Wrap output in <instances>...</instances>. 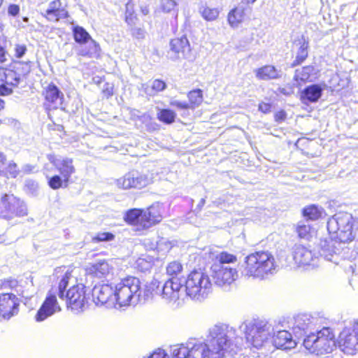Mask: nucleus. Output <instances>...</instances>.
<instances>
[{
    "label": "nucleus",
    "mask_w": 358,
    "mask_h": 358,
    "mask_svg": "<svg viewBox=\"0 0 358 358\" xmlns=\"http://www.w3.org/2000/svg\"><path fill=\"white\" fill-rule=\"evenodd\" d=\"M236 329L226 324L210 327L205 342L189 339L171 347L172 358H222L229 352Z\"/></svg>",
    "instance_id": "nucleus-1"
},
{
    "label": "nucleus",
    "mask_w": 358,
    "mask_h": 358,
    "mask_svg": "<svg viewBox=\"0 0 358 358\" xmlns=\"http://www.w3.org/2000/svg\"><path fill=\"white\" fill-rule=\"evenodd\" d=\"M239 329L244 334L246 343L249 348L259 349L264 345L268 340L273 338L275 348L290 350L296 347V341L292 334L285 330H279L275 334L274 327L265 320L248 319L239 326Z\"/></svg>",
    "instance_id": "nucleus-2"
},
{
    "label": "nucleus",
    "mask_w": 358,
    "mask_h": 358,
    "mask_svg": "<svg viewBox=\"0 0 358 358\" xmlns=\"http://www.w3.org/2000/svg\"><path fill=\"white\" fill-rule=\"evenodd\" d=\"M277 267L275 259L270 252L258 251L245 257L241 266V272L245 277L264 280L269 275L274 274Z\"/></svg>",
    "instance_id": "nucleus-3"
},
{
    "label": "nucleus",
    "mask_w": 358,
    "mask_h": 358,
    "mask_svg": "<svg viewBox=\"0 0 358 358\" xmlns=\"http://www.w3.org/2000/svg\"><path fill=\"white\" fill-rule=\"evenodd\" d=\"M327 229L332 238L339 243H348L354 240L358 229V222L351 214L339 212L333 215L327 222Z\"/></svg>",
    "instance_id": "nucleus-4"
},
{
    "label": "nucleus",
    "mask_w": 358,
    "mask_h": 358,
    "mask_svg": "<svg viewBox=\"0 0 358 358\" xmlns=\"http://www.w3.org/2000/svg\"><path fill=\"white\" fill-rule=\"evenodd\" d=\"M114 287L116 306H128L141 301V282L138 278L127 276Z\"/></svg>",
    "instance_id": "nucleus-5"
},
{
    "label": "nucleus",
    "mask_w": 358,
    "mask_h": 358,
    "mask_svg": "<svg viewBox=\"0 0 358 358\" xmlns=\"http://www.w3.org/2000/svg\"><path fill=\"white\" fill-rule=\"evenodd\" d=\"M303 345L312 354L330 353L336 347L335 335L330 328L324 327L304 337Z\"/></svg>",
    "instance_id": "nucleus-6"
},
{
    "label": "nucleus",
    "mask_w": 358,
    "mask_h": 358,
    "mask_svg": "<svg viewBox=\"0 0 358 358\" xmlns=\"http://www.w3.org/2000/svg\"><path fill=\"white\" fill-rule=\"evenodd\" d=\"M71 278L70 272H66L61 276L58 283V296L65 301L67 308L73 310H83L87 303L83 285H73L65 292Z\"/></svg>",
    "instance_id": "nucleus-7"
},
{
    "label": "nucleus",
    "mask_w": 358,
    "mask_h": 358,
    "mask_svg": "<svg viewBox=\"0 0 358 358\" xmlns=\"http://www.w3.org/2000/svg\"><path fill=\"white\" fill-rule=\"evenodd\" d=\"M185 282V294L193 300L201 301L212 292L213 285L209 276L199 271L191 272Z\"/></svg>",
    "instance_id": "nucleus-8"
},
{
    "label": "nucleus",
    "mask_w": 358,
    "mask_h": 358,
    "mask_svg": "<svg viewBox=\"0 0 358 358\" xmlns=\"http://www.w3.org/2000/svg\"><path fill=\"white\" fill-rule=\"evenodd\" d=\"M182 271V266L179 262L173 261L167 265L166 273L171 278L165 282L161 290L164 299L175 301L182 297L183 283L178 278Z\"/></svg>",
    "instance_id": "nucleus-9"
},
{
    "label": "nucleus",
    "mask_w": 358,
    "mask_h": 358,
    "mask_svg": "<svg viewBox=\"0 0 358 358\" xmlns=\"http://www.w3.org/2000/svg\"><path fill=\"white\" fill-rule=\"evenodd\" d=\"M25 203L13 194H4L0 201V217L10 220L17 217L27 215Z\"/></svg>",
    "instance_id": "nucleus-10"
},
{
    "label": "nucleus",
    "mask_w": 358,
    "mask_h": 358,
    "mask_svg": "<svg viewBox=\"0 0 358 358\" xmlns=\"http://www.w3.org/2000/svg\"><path fill=\"white\" fill-rule=\"evenodd\" d=\"M210 271L214 283L224 289L228 288L238 277L237 270L227 265H213Z\"/></svg>",
    "instance_id": "nucleus-11"
},
{
    "label": "nucleus",
    "mask_w": 358,
    "mask_h": 358,
    "mask_svg": "<svg viewBox=\"0 0 358 358\" xmlns=\"http://www.w3.org/2000/svg\"><path fill=\"white\" fill-rule=\"evenodd\" d=\"M319 319L311 315L302 313L294 317L292 331L295 337L300 338L306 337L312 331L315 329Z\"/></svg>",
    "instance_id": "nucleus-12"
},
{
    "label": "nucleus",
    "mask_w": 358,
    "mask_h": 358,
    "mask_svg": "<svg viewBox=\"0 0 358 358\" xmlns=\"http://www.w3.org/2000/svg\"><path fill=\"white\" fill-rule=\"evenodd\" d=\"M115 287L109 284L95 285L92 291L93 301L96 305H105L108 308H116Z\"/></svg>",
    "instance_id": "nucleus-13"
},
{
    "label": "nucleus",
    "mask_w": 358,
    "mask_h": 358,
    "mask_svg": "<svg viewBox=\"0 0 358 358\" xmlns=\"http://www.w3.org/2000/svg\"><path fill=\"white\" fill-rule=\"evenodd\" d=\"M57 295H58V286L52 287L48 292L45 301L35 316L37 322H42L54 313L61 310L57 302Z\"/></svg>",
    "instance_id": "nucleus-14"
},
{
    "label": "nucleus",
    "mask_w": 358,
    "mask_h": 358,
    "mask_svg": "<svg viewBox=\"0 0 358 358\" xmlns=\"http://www.w3.org/2000/svg\"><path fill=\"white\" fill-rule=\"evenodd\" d=\"M20 299L13 293L0 294V317L5 320L16 315L19 312Z\"/></svg>",
    "instance_id": "nucleus-15"
},
{
    "label": "nucleus",
    "mask_w": 358,
    "mask_h": 358,
    "mask_svg": "<svg viewBox=\"0 0 358 358\" xmlns=\"http://www.w3.org/2000/svg\"><path fill=\"white\" fill-rule=\"evenodd\" d=\"M293 259L299 266L317 265L319 257L309 248L302 245H295L293 248Z\"/></svg>",
    "instance_id": "nucleus-16"
},
{
    "label": "nucleus",
    "mask_w": 358,
    "mask_h": 358,
    "mask_svg": "<svg viewBox=\"0 0 358 358\" xmlns=\"http://www.w3.org/2000/svg\"><path fill=\"white\" fill-rule=\"evenodd\" d=\"M190 45L186 36L176 38L170 41L169 57L171 60L187 59L190 55Z\"/></svg>",
    "instance_id": "nucleus-17"
},
{
    "label": "nucleus",
    "mask_w": 358,
    "mask_h": 358,
    "mask_svg": "<svg viewBox=\"0 0 358 358\" xmlns=\"http://www.w3.org/2000/svg\"><path fill=\"white\" fill-rule=\"evenodd\" d=\"M150 182V179L145 175L136 172H129L123 177L117 180V185L122 189L138 188L141 189Z\"/></svg>",
    "instance_id": "nucleus-18"
},
{
    "label": "nucleus",
    "mask_w": 358,
    "mask_h": 358,
    "mask_svg": "<svg viewBox=\"0 0 358 358\" xmlns=\"http://www.w3.org/2000/svg\"><path fill=\"white\" fill-rule=\"evenodd\" d=\"M50 163L59 173V176L64 178L65 187L68 186L70 178L75 173L76 168L73 164V159L70 158H56L55 156H48Z\"/></svg>",
    "instance_id": "nucleus-19"
},
{
    "label": "nucleus",
    "mask_w": 358,
    "mask_h": 358,
    "mask_svg": "<svg viewBox=\"0 0 358 358\" xmlns=\"http://www.w3.org/2000/svg\"><path fill=\"white\" fill-rule=\"evenodd\" d=\"M338 345L347 355H355L358 351V336L351 329H345L339 335Z\"/></svg>",
    "instance_id": "nucleus-20"
},
{
    "label": "nucleus",
    "mask_w": 358,
    "mask_h": 358,
    "mask_svg": "<svg viewBox=\"0 0 358 358\" xmlns=\"http://www.w3.org/2000/svg\"><path fill=\"white\" fill-rule=\"evenodd\" d=\"M337 241L333 239L321 240L318 245V252L321 257L336 264L338 263L339 249L336 247Z\"/></svg>",
    "instance_id": "nucleus-21"
},
{
    "label": "nucleus",
    "mask_w": 358,
    "mask_h": 358,
    "mask_svg": "<svg viewBox=\"0 0 358 358\" xmlns=\"http://www.w3.org/2000/svg\"><path fill=\"white\" fill-rule=\"evenodd\" d=\"M143 229H148L159 223L162 220L161 208L159 204H153L146 209H143Z\"/></svg>",
    "instance_id": "nucleus-22"
},
{
    "label": "nucleus",
    "mask_w": 358,
    "mask_h": 358,
    "mask_svg": "<svg viewBox=\"0 0 358 358\" xmlns=\"http://www.w3.org/2000/svg\"><path fill=\"white\" fill-rule=\"evenodd\" d=\"M67 10L62 8L60 0H55L49 3L48 7L43 15L49 21L57 22L68 17Z\"/></svg>",
    "instance_id": "nucleus-23"
},
{
    "label": "nucleus",
    "mask_w": 358,
    "mask_h": 358,
    "mask_svg": "<svg viewBox=\"0 0 358 358\" xmlns=\"http://www.w3.org/2000/svg\"><path fill=\"white\" fill-rule=\"evenodd\" d=\"M43 94L45 101L50 104V106L57 108L62 104L64 94L55 85L49 84Z\"/></svg>",
    "instance_id": "nucleus-24"
},
{
    "label": "nucleus",
    "mask_w": 358,
    "mask_h": 358,
    "mask_svg": "<svg viewBox=\"0 0 358 358\" xmlns=\"http://www.w3.org/2000/svg\"><path fill=\"white\" fill-rule=\"evenodd\" d=\"M112 267L107 261L103 259L88 265L86 268L87 274L98 278H106L110 272Z\"/></svg>",
    "instance_id": "nucleus-25"
},
{
    "label": "nucleus",
    "mask_w": 358,
    "mask_h": 358,
    "mask_svg": "<svg viewBox=\"0 0 358 358\" xmlns=\"http://www.w3.org/2000/svg\"><path fill=\"white\" fill-rule=\"evenodd\" d=\"M252 8L249 6L239 5L231 10L228 14V22L233 27H236L251 13Z\"/></svg>",
    "instance_id": "nucleus-26"
},
{
    "label": "nucleus",
    "mask_w": 358,
    "mask_h": 358,
    "mask_svg": "<svg viewBox=\"0 0 358 358\" xmlns=\"http://www.w3.org/2000/svg\"><path fill=\"white\" fill-rule=\"evenodd\" d=\"M78 55L88 58H98L100 56L101 48L94 40L91 39L87 43L79 45L76 48Z\"/></svg>",
    "instance_id": "nucleus-27"
},
{
    "label": "nucleus",
    "mask_w": 358,
    "mask_h": 358,
    "mask_svg": "<svg viewBox=\"0 0 358 358\" xmlns=\"http://www.w3.org/2000/svg\"><path fill=\"white\" fill-rule=\"evenodd\" d=\"M255 72L259 80H268L281 77V71L272 65H266L256 69Z\"/></svg>",
    "instance_id": "nucleus-28"
},
{
    "label": "nucleus",
    "mask_w": 358,
    "mask_h": 358,
    "mask_svg": "<svg viewBox=\"0 0 358 358\" xmlns=\"http://www.w3.org/2000/svg\"><path fill=\"white\" fill-rule=\"evenodd\" d=\"M323 92V88L320 85L313 84L307 86L301 93V98L314 103L319 100Z\"/></svg>",
    "instance_id": "nucleus-29"
},
{
    "label": "nucleus",
    "mask_w": 358,
    "mask_h": 358,
    "mask_svg": "<svg viewBox=\"0 0 358 358\" xmlns=\"http://www.w3.org/2000/svg\"><path fill=\"white\" fill-rule=\"evenodd\" d=\"M143 213H144L143 209L132 208L125 213L124 220L129 224L136 226L138 229H143L141 223Z\"/></svg>",
    "instance_id": "nucleus-30"
},
{
    "label": "nucleus",
    "mask_w": 358,
    "mask_h": 358,
    "mask_svg": "<svg viewBox=\"0 0 358 358\" xmlns=\"http://www.w3.org/2000/svg\"><path fill=\"white\" fill-rule=\"evenodd\" d=\"M317 78V71L313 66L309 65L303 66L295 71L294 78L296 80L314 81Z\"/></svg>",
    "instance_id": "nucleus-31"
},
{
    "label": "nucleus",
    "mask_w": 358,
    "mask_h": 358,
    "mask_svg": "<svg viewBox=\"0 0 358 358\" xmlns=\"http://www.w3.org/2000/svg\"><path fill=\"white\" fill-rule=\"evenodd\" d=\"M166 87V84L165 82L159 79L153 80L150 86L148 84L142 85V89L149 96H154L157 93L164 90Z\"/></svg>",
    "instance_id": "nucleus-32"
},
{
    "label": "nucleus",
    "mask_w": 358,
    "mask_h": 358,
    "mask_svg": "<svg viewBox=\"0 0 358 358\" xmlns=\"http://www.w3.org/2000/svg\"><path fill=\"white\" fill-rule=\"evenodd\" d=\"M299 44L300 47L296 52V59L292 64V66H295L303 62L308 57V43L306 41L304 38H302L299 41Z\"/></svg>",
    "instance_id": "nucleus-33"
},
{
    "label": "nucleus",
    "mask_w": 358,
    "mask_h": 358,
    "mask_svg": "<svg viewBox=\"0 0 358 358\" xmlns=\"http://www.w3.org/2000/svg\"><path fill=\"white\" fill-rule=\"evenodd\" d=\"M323 209L315 204L308 206L303 209V215L307 220H316L322 217Z\"/></svg>",
    "instance_id": "nucleus-34"
},
{
    "label": "nucleus",
    "mask_w": 358,
    "mask_h": 358,
    "mask_svg": "<svg viewBox=\"0 0 358 358\" xmlns=\"http://www.w3.org/2000/svg\"><path fill=\"white\" fill-rule=\"evenodd\" d=\"M73 38L76 43L82 45L92 39L89 33L83 27L76 26L73 29Z\"/></svg>",
    "instance_id": "nucleus-35"
},
{
    "label": "nucleus",
    "mask_w": 358,
    "mask_h": 358,
    "mask_svg": "<svg viewBox=\"0 0 358 358\" xmlns=\"http://www.w3.org/2000/svg\"><path fill=\"white\" fill-rule=\"evenodd\" d=\"M1 70L3 71L4 80L6 84L13 86H17L19 84L21 80V74L20 73L12 69L0 68Z\"/></svg>",
    "instance_id": "nucleus-36"
},
{
    "label": "nucleus",
    "mask_w": 358,
    "mask_h": 358,
    "mask_svg": "<svg viewBox=\"0 0 358 358\" xmlns=\"http://www.w3.org/2000/svg\"><path fill=\"white\" fill-rule=\"evenodd\" d=\"M187 97L189 99V105H190L191 109H194L201 105L203 102V93L199 89L190 91Z\"/></svg>",
    "instance_id": "nucleus-37"
},
{
    "label": "nucleus",
    "mask_w": 358,
    "mask_h": 358,
    "mask_svg": "<svg viewBox=\"0 0 358 358\" xmlns=\"http://www.w3.org/2000/svg\"><path fill=\"white\" fill-rule=\"evenodd\" d=\"M160 8L164 13H171L176 18L178 17V3L175 0H161Z\"/></svg>",
    "instance_id": "nucleus-38"
},
{
    "label": "nucleus",
    "mask_w": 358,
    "mask_h": 358,
    "mask_svg": "<svg viewBox=\"0 0 358 358\" xmlns=\"http://www.w3.org/2000/svg\"><path fill=\"white\" fill-rule=\"evenodd\" d=\"M199 11L201 16L207 21L216 20L220 13L217 8H212L204 6H201Z\"/></svg>",
    "instance_id": "nucleus-39"
},
{
    "label": "nucleus",
    "mask_w": 358,
    "mask_h": 358,
    "mask_svg": "<svg viewBox=\"0 0 358 358\" xmlns=\"http://www.w3.org/2000/svg\"><path fill=\"white\" fill-rule=\"evenodd\" d=\"M46 178L48 179V184L52 189H58L61 187H65V182L64 178L59 175L50 176L49 173H45Z\"/></svg>",
    "instance_id": "nucleus-40"
},
{
    "label": "nucleus",
    "mask_w": 358,
    "mask_h": 358,
    "mask_svg": "<svg viewBox=\"0 0 358 358\" xmlns=\"http://www.w3.org/2000/svg\"><path fill=\"white\" fill-rule=\"evenodd\" d=\"M134 6L132 0H129L125 6V21L129 25L134 24L137 19L134 12Z\"/></svg>",
    "instance_id": "nucleus-41"
},
{
    "label": "nucleus",
    "mask_w": 358,
    "mask_h": 358,
    "mask_svg": "<svg viewBox=\"0 0 358 358\" xmlns=\"http://www.w3.org/2000/svg\"><path fill=\"white\" fill-rule=\"evenodd\" d=\"M176 117V113L170 109H162L157 114L158 119L166 124L173 123Z\"/></svg>",
    "instance_id": "nucleus-42"
},
{
    "label": "nucleus",
    "mask_w": 358,
    "mask_h": 358,
    "mask_svg": "<svg viewBox=\"0 0 358 358\" xmlns=\"http://www.w3.org/2000/svg\"><path fill=\"white\" fill-rule=\"evenodd\" d=\"M18 173L19 170L17 169V164L13 162H10L6 165L4 168V172H1V174L4 175L8 178H14L17 177Z\"/></svg>",
    "instance_id": "nucleus-43"
},
{
    "label": "nucleus",
    "mask_w": 358,
    "mask_h": 358,
    "mask_svg": "<svg viewBox=\"0 0 358 358\" xmlns=\"http://www.w3.org/2000/svg\"><path fill=\"white\" fill-rule=\"evenodd\" d=\"M298 236L301 238H308L310 232V227L309 224L300 222L296 227Z\"/></svg>",
    "instance_id": "nucleus-44"
},
{
    "label": "nucleus",
    "mask_w": 358,
    "mask_h": 358,
    "mask_svg": "<svg viewBox=\"0 0 358 358\" xmlns=\"http://www.w3.org/2000/svg\"><path fill=\"white\" fill-rule=\"evenodd\" d=\"M217 259L220 263L219 265H224V264L233 263L236 261V256L226 252H221L217 256Z\"/></svg>",
    "instance_id": "nucleus-45"
},
{
    "label": "nucleus",
    "mask_w": 358,
    "mask_h": 358,
    "mask_svg": "<svg viewBox=\"0 0 358 358\" xmlns=\"http://www.w3.org/2000/svg\"><path fill=\"white\" fill-rule=\"evenodd\" d=\"M115 236L110 232H99L95 236L92 238V240L94 243L101 242V241H110L113 240Z\"/></svg>",
    "instance_id": "nucleus-46"
},
{
    "label": "nucleus",
    "mask_w": 358,
    "mask_h": 358,
    "mask_svg": "<svg viewBox=\"0 0 358 358\" xmlns=\"http://www.w3.org/2000/svg\"><path fill=\"white\" fill-rule=\"evenodd\" d=\"M170 105L173 107L176 108L178 110H187L190 108V105H189L188 102L186 101H180L176 99H172L170 101Z\"/></svg>",
    "instance_id": "nucleus-47"
},
{
    "label": "nucleus",
    "mask_w": 358,
    "mask_h": 358,
    "mask_svg": "<svg viewBox=\"0 0 358 358\" xmlns=\"http://www.w3.org/2000/svg\"><path fill=\"white\" fill-rule=\"evenodd\" d=\"M17 64L20 66L19 67H16L17 70L20 71V69H22L21 72L20 73L22 76H26L31 71V62H18Z\"/></svg>",
    "instance_id": "nucleus-48"
},
{
    "label": "nucleus",
    "mask_w": 358,
    "mask_h": 358,
    "mask_svg": "<svg viewBox=\"0 0 358 358\" xmlns=\"http://www.w3.org/2000/svg\"><path fill=\"white\" fill-rule=\"evenodd\" d=\"M131 34L137 39H143L145 37L146 31L142 28H134L132 29Z\"/></svg>",
    "instance_id": "nucleus-49"
},
{
    "label": "nucleus",
    "mask_w": 358,
    "mask_h": 358,
    "mask_svg": "<svg viewBox=\"0 0 358 358\" xmlns=\"http://www.w3.org/2000/svg\"><path fill=\"white\" fill-rule=\"evenodd\" d=\"M17 285V281L16 280L9 279V280H4L1 283V287L2 289H7V288L13 289V288L15 287Z\"/></svg>",
    "instance_id": "nucleus-50"
},
{
    "label": "nucleus",
    "mask_w": 358,
    "mask_h": 358,
    "mask_svg": "<svg viewBox=\"0 0 358 358\" xmlns=\"http://www.w3.org/2000/svg\"><path fill=\"white\" fill-rule=\"evenodd\" d=\"M27 48L24 45H16L15 47V55L17 58H21L26 52Z\"/></svg>",
    "instance_id": "nucleus-51"
},
{
    "label": "nucleus",
    "mask_w": 358,
    "mask_h": 358,
    "mask_svg": "<svg viewBox=\"0 0 358 358\" xmlns=\"http://www.w3.org/2000/svg\"><path fill=\"white\" fill-rule=\"evenodd\" d=\"M271 105L268 103H260L259 104V110L264 113H268L271 112Z\"/></svg>",
    "instance_id": "nucleus-52"
},
{
    "label": "nucleus",
    "mask_w": 358,
    "mask_h": 358,
    "mask_svg": "<svg viewBox=\"0 0 358 358\" xmlns=\"http://www.w3.org/2000/svg\"><path fill=\"white\" fill-rule=\"evenodd\" d=\"M20 8L17 5L15 4H11L9 6L8 12V14L12 16H15L19 13Z\"/></svg>",
    "instance_id": "nucleus-53"
},
{
    "label": "nucleus",
    "mask_w": 358,
    "mask_h": 358,
    "mask_svg": "<svg viewBox=\"0 0 358 358\" xmlns=\"http://www.w3.org/2000/svg\"><path fill=\"white\" fill-rule=\"evenodd\" d=\"M13 90L10 88H8L5 85H0V95L1 96H6L12 94Z\"/></svg>",
    "instance_id": "nucleus-54"
},
{
    "label": "nucleus",
    "mask_w": 358,
    "mask_h": 358,
    "mask_svg": "<svg viewBox=\"0 0 358 358\" xmlns=\"http://www.w3.org/2000/svg\"><path fill=\"white\" fill-rule=\"evenodd\" d=\"M286 113L284 110L278 111L275 115V119L277 122H282L286 119Z\"/></svg>",
    "instance_id": "nucleus-55"
},
{
    "label": "nucleus",
    "mask_w": 358,
    "mask_h": 358,
    "mask_svg": "<svg viewBox=\"0 0 358 358\" xmlns=\"http://www.w3.org/2000/svg\"><path fill=\"white\" fill-rule=\"evenodd\" d=\"M6 158L3 153L0 152V173L4 172V168L6 166Z\"/></svg>",
    "instance_id": "nucleus-56"
},
{
    "label": "nucleus",
    "mask_w": 358,
    "mask_h": 358,
    "mask_svg": "<svg viewBox=\"0 0 358 358\" xmlns=\"http://www.w3.org/2000/svg\"><path fill=\"white\" fill-rule=\"evenodd\" d=\"M6 60V51L3 48L0 46V63H3Z\"/></svg>",
    "instance_id": "nucleus-57"
},
{
    "label": "nucleus",
    "mask_w": 358,
    "mask_h": 358,
    "mask_svg": "<svg viewBox=\"0 0 358 358\" xmlns=\"http://www.w3.org/2000/svg\"><path fill=\"white\" fill-rule=\"evenodd\" d=\"M351 330L358 336V318L354 320Z\"/></svg>",
    "instance_id": "nucleus-58"
},
{
    "label": "nucleus",
    "mask_w": 358,
    "mask_h": 358,
    "mask_svg": "<svg viewBox=\"0 0 358 358\" xmlns=\"http://www.w3.org/2000/svg\"><path fill=\"white\" fill-rule=\"evenodd\" d=\"M141 12L143 15H148L150 12L148 6L146 5L141 6Z\"/></svg>",
    "instance_id": "nucleus-59"
},
{
    "label": "nucleus",
    "mask_w": 358,
    "mask_h": 358,
    "mask_svg": "<svg viewBox=\"0 0 358 358\" xmlns=\"http://www.w3.org/2000/svg\"><path fill=\"white\" fill-rule=\"evenodd\" d=\"M66 272H69V271H66ZM65 273H66V271L63 273V271H62V268H59L55 270V274L57 277L58 280H59L61 278V276L63 275Z\"/></svg>",
    "instance_id": "nucleus-60"
},
{
    "label": "nucleus",
    "mask_w": 358,
    "mask_h": 358,
    "mask_svg": "<svg viewBox=\"0 0 358 358\" xmlns=\"http://www.w3.org/2000/svg\"><path fill=\"white\" fill-rule=\"evenodd\" d=\"M103 93L107 96V97H109L113 95V89L106 88L103 90Z\"/></svg>",
    "instance_id": "nucleus-61"
},
{
    "label": "nucleus",
    "mask_w": 358,
    "mask_h": 358,
    "mask_svg": "<svg viewBox=\"0 0 358 358\" xmlns=\"http://www.w3.org/2000/svg\"><path fill=\"white\" fill-rule=\"evenodd\" d=\"M205 203H206V199L202 198L198 204V207L201 209L204 206Z\"/></svg>",
    "instance_id": "nucleus-62"
},
{
    "label": "nucleus",
    "mask_w": 358,
    "mask_h": 358,
    "mask_svg": "<svg viewBox=\"0 0 358 358\" xmlns=\"http://www.w3.org/2000/svg\"><path fill=\"white\" fill-rule=\"evenodd\" d=\"M257 0H243L242 3H246V4H252L254 3Z\"/></svg>",
    "instance_id": "nucleus-63"
},
{
    "label": "nucleus",
    "mask_w": 358,
    "mask_h": 358,
    "mask_svg": "<svg viewBox=\"0 0 358 358\" xmlns=\"http://www.w3.org/2000/svg\"><path fill=\"white\" fill-rule=\"evenodd\" d=\"M5 106V102L3 99L0 98V110L4 108Z\"/></svg>",
    "instance_id": "nucleus-64"
}]
</instances>
